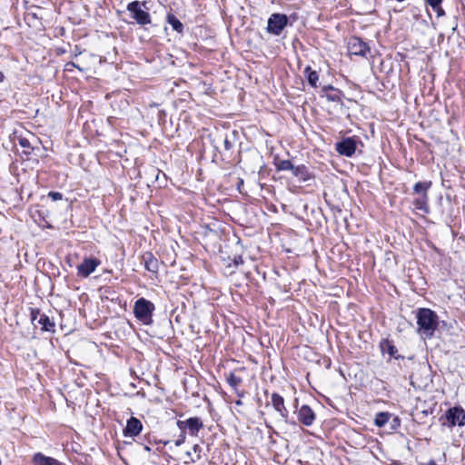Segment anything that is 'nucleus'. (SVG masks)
Listing matches in <instances>:
<instances>
[{
	"instance_id": "19",
	"label": "nucleus",
	"mask_w": 465,
	"mask_h": 465,
	"mask_svg": "<svg viewBox=\"0 0 465 465\" xmlns=\"http://www.w3.org/2000/svg\"><path fill=\"white\" fill-rule=\"evenodd\" d=\"M166 22L173 27L175 32L183 34L184 28L183 25L173 14L169 13L166 15Z\"/></svg>"
},
{
	"instance_id": "30",
	"label": "nucleus",
	"mask_w": 465,
	"mask_h": 465,
	"mask_svg": "<svg viewBox=\"0 0 465 465\" xmlns=\"http://www.w3.org/2000/svg\"><path fill=\"white\" fill-rule=\"evenodd\" d=\"M48 197L51 198L53 201H58V200H62L63 194L59 192L52 191L48 193Z\"/></svg>"
},
{
	"instance_id": "40",
	"label": "nucleus",
	"mask_w": 465,
	"mask_h": 465,
	"mask_svg": "<svg viewBox=\"0 0 465 465\" xmlns=\"http://www.w3.org/2000/svg\"><path fill=\"white\" fill-rule=\"evenodd\" d=\"M143 450H144L145 451H148V452H150V451H151V448H150L149 446H147V445H144V446H143Z\"/></svg>"
},
{
	"instance_id": "8",
	"label": "nucleus",
	"mask_w": 465,
	"mask_h": 465,
	"mask_svg": "<svg viewBox=\"0 0 465 465\" xmlns=\"http://www.w3.org/2000/svg\"><path fill=\"white\" fill-rule=\"evenodd\" d=\"M348 51L352 55L366 57L370 53V47L359 37H351L348 42Z\"/></svg>"
},
{
	"instance_id": "18",
	"label": "nucleus",
	"mask_w": 465,
	"mask_h": 465,
	"mask_svg": "<svg viewBox=\"0 0 465 465\" xmlns=\"http://www.w3.org/2000/svg\"><path fill=\"white\" fill-rule=\"evenodd\" d=\"M37 323L42 326V331H54V322H53L47 315L45 313L40 314L39 319L37 320Z\"/></svg>"
},
{
	"instance_id": "1",
	"label": "nucleus",
	"mask_w": 465,
	"mask_h": 465,
	"mask_svg": "<svg viewBox=\"0 0 465 465\" xmlns=\"http://www.w3.org/2000/svg\"><path fill=\"white\" fill-rule=\"evenodd\" d=\"M416 318L419 332L430 338L439 325V318L436 312L429 308H420Z\"/></svg>"
},
{
	"instance_id": "35",
	"label": "nucleus",
	"mask_w": 465,
	"mask_h": 465,
	"mask_svg": "<svg viewBox=\"0 0 465 465\" xmlns=\"http://www.w3.org/2000/svg\"><path fill=\"white\" fill-rule=\"evenodd\" d=\"M334 89H335V87H333L332 85H330V84L329 85H324L322 88V92L326 94H329L328 93L329 91L332 92Z\"/></svg>"
},
{
	"instance_id": "7",
	"label": "nucleus",
	"mask_w": 465,
	"mask_h": 465,
	"mask_svg": "<svg viewBox=\"0 0 465 465\" xmlns=\"http://www.w3.org/2000/svg\"><path fill=\"white\" fill-rule=\"evenodd\" d=\"M449 427L465 425V411L460 406L450 408L445 413Z\"/></svg>"
},
{
	"instance_id": "25",
	"label": "nucleus",
	"mask_w": 465,
	"mask_h": 465,
	"mask_svg": "<svg viewBox=\"0 0 465 465\" xmlns=\"http://www.w3.org/2000/svg\"><path fill=\"white\" fill-rule=\"evenodd\" d=\"M274 164L277 171H292L293 166L290 160H276Z\"/></svg>"
},
{
	"instance_id": "16",
	"label": "nucleus",
	"mask_w": 465,
	"mask_h": 465,
	"mask_svg": "<svg viewBox=\"0 0 465 465\" xmlns=\"http://www.w3.org/2000/svg\"><path fill=\"white\" fill-rule=\"evenodd\" d=\"M292 173L295 177H298L302 182H306L311 179V174L308 168L303 165L292 166Z\"/></svg>"
},
{
	"instance_id": "36",
	"label": "nucleus",
	"mask_w": 465,
	"mask_h": 465,
	"mask_svg": "<svg viewBox=\"0 0 465 465\" xmlns=\"http://www.w3.org/2000/svg\"><path fill=\"white\" fill-rule=\"evenodd\" d=\"M69 66H71V67H75V68H77L78 70L83 71V69H82V68H80V67H79L76 64H74V62H69V63L66 64V67H69Z\"/></svg>"
},
{
	"instance_id": "41",
	"label": "nucleus",
	"mask_w": 465,
	"mask_h": 465,
	"mask_svg": "<svg viewBox=\"0 0 465 465\" xmlns=\"http://www.w3.org/2000/svg\"><path fill=\"white\" fill-rule=\"evenodd\" d=\"M427 465H437V463L433 460H430Z\"/></svg>"
},
{
	"instance_id": "27",
	"label": "nucleus",
	"mask_w": 465,
	"mask_h": 465,
	"mask_svg": "<svg viewBox=\"0 0 465 465\" xmlns=\"http://www.w3.org/2000/svg\"><path fill=\"white\" fill-rule=\"evenodd\" d=\"M425 1L437 13L438 16H441L444 15V11L441 7L442 0H425Z\"/></svg>"
},
{
	"instance_id": "33",
	"label": "nucleus",
	"mask_w": 465,
	"mask_h": 465,
	"mask_svg": "<svg viewBox=\"0 0 465 465\" xmlns=\"http://www.w3.org/2000/svg\"><path fill=\"white\" fill-rule=\"evenodd\" d=\"M397 351H398V350L396 349V347L394 345H391V344L388 345V352L391 356L395 357V354Z\"/></svg>"
},
{
	"instance_id": "15",
	"label": "nucleus",
	"mask_w": 465,
	"mask_h": 465,
	"mask_svg": "<svg viewBox=\"0 0 465 465\" xmlns=\"http://www.w3.org/2000/svg\"><path fill=\"white\" fill-rule=\"evenodd\" d=\"M18 143L23 148V154L26 156L34 154L37 157L35 151H39V148L35 146L28 138L22 136L18 137Z\"/></svg>"
},
{
	"instance_id": "21",
	"label": "nucleus",
	"mask_w": 465,
	"mask_h": 465,
	"mask_svg": "<svg viewBox=\"0 0 465 465\" xmlns=\"http://www.w3.org/2000/svg\"><path fill=\"white\" fill-rule=\"evenodd\" d=\"M428 201L429 195L420 196L413 201V205L417 210H420L427 214L430 213Z\"/></svg>"
},
{
	"instance_id": "37",
	"label": "nucleus",
	"mask_w": 465,
	"mask_h": 465,
	"mask_svg": "<svg viewBox=\"0 0 465 465\" xmlns=\"http://www.w3.org/2000/svg\"><path fill=\"white\" fill-rule=\"evenodd\" d=\"M243 185V180L239 178L237 183V189L241 191V187Z\"/></svg>"
},
{
	"instance_id": "2",
	"label": "nucleus",
	"mask_w": 465,
	"mask_h": 465,
	"mask_svg": "<svg viewBox=\"0 0 465 465\" xmlns=\"http://www.w3.org/2000/svg\"><path fill=\"white\" fill-rule=\"evenodd\" d=\"M147 3L145 1H133L126 6L129 15L135 23L141 26L152 24V17L148 12Z\"/></svg>"
},
{
	"instance_id": "38",
	"label": "nucleus",
	"mask_w": 465,
	"mask_h": 465,
	"mask_svg": "<svg viewBox=\"0 0 465 465\" xmlns=\"http://www.w3.org/2000/svg\"><path fill=\"white\" fill-rule=\"evenodd\" d=\"M5 76L4 73L0 71V83H3L5 81Z\"/></svg>"
},
{
	"instance_id": "31",
	"label": "nucleus",
	"mask_w": 465,
	"mask_h": 465,
	"mask_svg": "<svg viewBox=\"0 0 465 465\" xmlns=\"http://www.w3.org/2000/svg\"><path fill=\"white\" fill-rule=\"evenodd\" d=\"M40 314H42V313L40 312L39 309H32V312H31L32 322L37 321L40 317Z\"/></svg>"
},
{
	"instance_id": "14",
	"label": "nucleus",
	"mask_w": 465,
	"mask_h": 465,
	"mask_svg": "<svg viewBox=\"0 0 465 465\" xmlns=\"http://www.w3.org/2000/svg\"><path fill=\"white\" fill-rule=\"evenodd\" d=\"M33 462L35 463V465H65L52 457L44 455L41 452H36L34 455Z\"/></svg>"
},
{
	"instance_id": "28",
	"label": "nucleus",
	"mask_w": 465,
	"mask_h": 465,
	"mask_svg": "<svg viewBox=\"0 0 465 465\" xmlns=\"http://www.w3.org/2000/svg\"><path fill=\"white\" fill-rule=\"evenodd\" d=\"M342 96L343 93L341 90L335 88L332 92L331 91V93L326 94L325 97L328 101L331 102H341Z\"/></svg>"
},
{
	"instance_id": "39",
	"label": "nucleus",
	"mask_w": 465,
	"mask_h": 465,
	"mask_svg": "<svg viewBox=\"0 0 465 465\" xmlns=\"http://www.w3.org/2000/svg\"><path fill=\"white\" fill-rule=\"evenodd\" d=\"M235 405L242 406V401L241 400H237V401H235Z\"/></svg>"
},
{
	"instance_id": "22",
	"label": "nucleus",
	"mask_w": 465,
	"mask_h": 465,
	"mask_svg": "<svg viewBox=\"0 0 465 465\" xmlns=\"http://www.w3.org/2000/svg\"><path fill=\"white\" fill-rule=\"evenodd\" d=\"M304 74L307 78L309 84L312 87H317V83L319 81V74L312 70L311 66H307L304 69Z\"/></svg>"
},
{
	"instance_id": "32",
	"label": "nucleus",
	"mask_w": 465,
	"mask_h": 465,
	"mask_svg": "<svg viewBox=\"0 0 465 465\" xmlns=\"http://www.w3.org/2000/svg\"><path fill=\"white\" fill-rule=\"evenodd\" d=\"M185 433L186 432H182L181 431V434H180L179 438L175 441V445L176 446H180L181 444H183L184 442V440H185Z\"/></svg>"
},
{
	"instance_id": "26",
	"label": "nucleus",
	"mask_w": 465,
	"mask_h": 465,
	"mask_svg": "<svg viewBox=\"0 0 465 465\" xmlns=\"http://www.w3.org/2000/svg\"><path fill=\"white\" fill-rule=\"evenodd\" d=\"M202 447L198 444H194L192 450L187 452V455L190 457L193 462L199 460L202 457Z\"/></svg>"
},
{
	"instance_id": "3",
	"label": "nucleus",
	"mask_w": 465,
	"mask_h": 465,
	"mask_svg": "<svg viewBox=\"0 0 465 465\" xmlns=\"http://www.w3.org/2000/svg\"><path fill=\"white\" fill-rule=\"evenodd\" d=\"M155 305L149 300L142 297L135 301L134 314L135 318L144 325H151L153 322V314Z\"/></svg>"
},
{
	"instance_id": "11",
	"label": "nucleus",
	"mask_w": 465,
	"mask_h": 465,
	"mask_svg": "<svg viewBox=\"0 0 465 465\" xmlns=\"http://www.w3.org/2000/svg\"><path fill=\"white\" fill-rule=\"evenodd\" d=\"M316 415L308 405H302L298 411V420L305 426H311L315 420Z\"/></svg>"
},
{
	"instance_id": "34",
	"label": "nucleus",
	"mask_w": 465,
	"mask_h": 465,
	"mask_svg": "<svg viewBox=\"0 0 465 465\" xmlns=\"http://www.w3.org/2000/svg\"><path fill=\"white\" fill-rule=\"evenodd\" d=\"M233 263L234 265L238 266L240 264H242L243 263V259L241 255H236L234 256L233 258Z\"/></svg>"
},
{
	"instance_id": "17",
	"label": "nucleus",
	"mask_w": 465,
	"mask_h": 465,
	"mask_svg": "<svg viewBox=\"0 0 465 465\" xmlns=\"http://www.w3.org/2000/svg\"><path fill=\"white\" fill-rule=\"evenodd\" d=\"M226 381L228 384L235 391L239 397L243 396V391H238V386L242 382V379L241 377L235 375L233 372H230L226 378Z\"/></svg>"
},
{
	"instance_id": "10",
	"label": "nucleus",
	"mask_w": 465,
	"mask_h": 465,
	"mask_svg": "<svg viewBox=\"0 0 465 465\" xmlns=\"http://www.w3.org/2000/svg\"><path fill=\"white\" fill-rule=\"evenodd\" d=\"M143 423L135 417L127 420L126 426L124 429V436L134 438L138 436L143 430Z\"/></svg>"
},
{
	"instance_id": "23",
	"label": "nucleus",
	"mask_w": 465,
	"mask_h": 465,
	"mask_svg": "<svg viewBox=\"0 0 465 465\" xmlns=\"http://www.w3.org/2000/svg\"><path fill=\"white\" fill-rule=\"evenodd\" d=\"M391 417H392V414H391L389 412H385V411L378 412L375 415L374 424L379 428H382L390 421Z\"/></svg>"
},
{
	"instance_id": "6",
	"label": "nucleus",
	"mask_w": 465,
	"mask_h": 465,
	"mask_svg": "<svg viewBox=\"0 0 465 465\" xmlns=\"http://www.w3.org/2000/svg\"><path fill=\"white\" fill-rule=\"evenodd\" d=\"M176 425L182 432H186L191 436H197L203 428V420L199 417H191L186 420H178Z\"/></svg>"
},
{
	"instance_id": "9",
	"label": "nucleus",
	"mask_w": 465,
	"mask_h": 465,
	"mask_svg": "<svg viewBox=\"0 0 465 465\" xmlns=\"http://www.w3.org/2000/svg\"><path fill=\"white\" fill-rule=\"evenodd\" d=\"M100 260L96 258H84L77 266V274L81 277L87 278L100 265Z\"/></svg>"
},
{
	"instance_id": "13",
	"label": "nucleus",
	"mask_w": 465,
	"mask_h": 465,
	"mask_svg": "<svg viewBox=\"0 0 465 465\" xmlns=\"http://www.w3.org/2000/svg\"><path fill=\"white\" fill-rule=\"evenodd\" d=\"M143 261L147 271L157 273L159 270V262L152 252H145L143 255Z\"/></svg>"
},
{
	"instance_id": "20",
	"label": "nucleus",
	"mask_w": 465,
	"mask_h": 465,
	"mask_svg": "<svg viewBox=\"0 0 465 465\" xmlns=\"http://www.w3.org/2000/svg\"><path fill=\"white\" fill-rule=\"evenodd\" d=\"M431 181L418 182L413 186V193L420 196L428 195V190L431 187Z\"/></svg>"
},
{
	"instance_id": "5",
	"label": "nucleus",
	"mask_w": 465,
	"mask_h": 465,
	"mask_svg": "<svg viewBox=\"0 0 465 465\" xmlns=\"http://www.w3.org/2000/svg\"><path fill=\"white\" fill-rule=\"evenodd\" d=\"M361 143V140L356 136L342 138L336 143V151L346 157H351L357 149V144Z\"/></svg>"
},
{
	"instance_id": "4",
	"label": "nucleus",
	"mask_w": 465,
	"mask_h": 465,
	"mask_svg": "<svg viewBox=\"0 0 465 465\" xmlns=\"http://www.w3.org/2000/svg\"><path fill=\"white\" fill-rule=\"evenodd\" d=\"M288 21L289 18L284 14L274 13L271 15L267 22V32L274 35H280Z\"/></svg>"
},
{
	"instance_id": "24",
	"label": "nucleus",
	"mask_w": 465,
	"mask_h": 465,
	"mask_svg": "<svg viewBox=\"0 0 465 465\" xmlns=\"http://www.w3.org/2000/svg\"><path fill=\"white\" fill-rule=\"evenodd\" d=\"M236 140V132L233 131L230 134H226L223 139V148L225 153H229L232 150Z\"/></svg>"
},
{
	"instance_id": "29",
	"label": "nucleus",
	"mask_w": 465,
	"mask_h": 465,
	"mask_svg": "<svg viewBox=\"0 0 465 465\" xmlns=\"http://www.w3.org/2000/svg\"><path fill=\"white\" fill-rule=\"evenodd\" d=\"M391 419V430H397L401 426V420H400V418L398 416L392 415V417Z\"/></svg>"
},
{
	"instance_id": "12",
	"label": "nucleus",
	"mask_w": 465,
	"mask_h": 465,
	"mask_svg": "<svg viewBox=\"0 0 465 465\" xmlns=\"http://www.w3.org/2000/svg\"><path fill=\"white\" fill-rule=\"evenodd\" d=\"M271 404L283 420L288 418V411L284 406V399L278 393L273 392L271 396Z\"/></svg>"
}]
</instances>
